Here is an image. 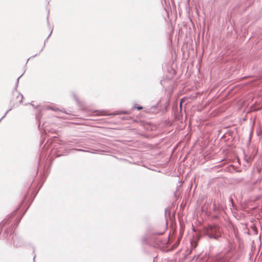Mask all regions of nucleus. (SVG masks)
<instances>
[{
  "instance_id": "obj_5",
  "label": "nucleus",
  "mask_w": 262,
  "mask_h": 262,
  "mask_svg": "<svg viewBox=\"0 0 262 262\" xmlns=\"http://www.w3.org/2000/svg\"><path fill=\"white\" fill-rule=\"evenodd\" d=\"M137 108L138 110H140L142 109V106H139V107H137Z\"/></svg>"
},
{
  "instance_id": "obj_1",
  "label": "nucleus",
  "mask_w": 262,
  "mask_h": 262,
  "mask_svg": "<svg viewBox=\"0 0 262 262\" xmlns=\"http://www.w3.org/2000/svg\"><path fill=\"white\" fill-rule=\"evenodd\" d=\"M204 232L210 238L214 239L217 238L221 235V232L217 226H209L205 230Z\"/></svg>"
},
{
  "instance_id": "obj_6",
  "label": "nucleus",
  "mask_w": 262,
  "mask_h": 262,
  "mask_svg": "<svg viewBox=\"0 0 262 262\" xmlns=\"http://www.w3.org/2000/svg\"><path fill=\"white\" fill-rule=\"evenodd\" d=\"M11 109H10L9 110L7 111L5 114V115H6L7 113H8V112Z\"/></svg>"
},
{
  "instance_id": "obj_3",
  "label": "nucleus",
  "mask_w": 262,
  "mask_h": 262,
  "mask_svg": "<svg viewBox=\"0 0 262 262\" xmlns=\"http://www.w3.org/2000/svg\"><path fill=\"white\" fill-rule=\"evenodd\" d=\"M47 109L53 110H56V109L53 108V107H50V106L47 107Z\"/></svg>"
},
{
  "instance_id": "obj_7",
  "label": "nucleus",
  "mask_w": 262,
  "mask_h": 262,
  "mask_svg": "<svg viewBox=\"0 0 262 262\" xmlns=\"http://www.w3.org/2000/svg\"><path fill=\"white\" fill-rule=\"evenodd\" d=\"M19 77L17 78V81L18 82V80H19Z\"/></svg>"
},
{
  "instance_id": "obj_4",
  "label": "nucleus",
  "mask_w": 262,
  "mask_h": 262,
  "mask_svg": "<svg viewBox=\"0 0 262 262\" xmlns=\"http://www.w3.org/2000/svg\"><path fill=\"white\" fill-rule=\"evenodd\" d=\"M75 149L76 150H78V151H86V150H82V149Z\"/></svg>"
},
{
  "instance_id": "obj_2",
  "label": "nucleus",
  "mask_w": 262,
  "mask_h": 262,
  "mask_svg": "<svg viewBox=\"0 0 262 262\" xmlns=\"http://www.w3.org/2000/svg\"><path fill=\"white\" fill-rule=\"evenodd\" d=\"M10 222V221L9 220H7V221H2V222L1 223V224L3 226H5V225L6 224H9V223Z\"/></svg>"
}]
</instances>
